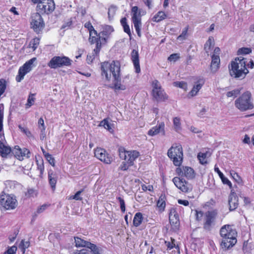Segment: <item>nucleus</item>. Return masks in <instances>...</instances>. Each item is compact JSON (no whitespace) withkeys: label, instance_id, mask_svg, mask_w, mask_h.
<instances>
[{"label":"nucleus","instance_id":"obj_1","mask_svg":"<svg viewBox=\"0 0 254 254\" xmlns=\"http://www.w3.org/2000/svg\"><path fill=\"white\" fill-rule=\"evenodd\" d=\"M101 75L105 86H110L112 81L116 90L126 89V86L120 82V64L118 61L101 63Z\"/></svg>","mask_w":254,"mask_h":254},{"label":"nucleus","instance_id":"obj_2","mask_svg":"<svg viewBox=\"0 0 254 254\" xmlns=\"http://www.w3.org/2000/svg\"><path fill=\"white\" fill-rule=\"evenodd\" d=\"M246 59L243 57L235 58L229 65L230 75L235 78L243 79L249 73V70L246 67Z\"/></svg>","mask_w":254,"mask_h":254},{"label":"nucleus","instance_id":"obj_3","mask_svg":"<svg viewBox=\"0 0 254 254\" xmlns=\"http://www.w3.org/2000/svg\"><path fill=\"white\" fill-rule=\"evenodd\" d=\"M220 234L222 237L221 246L226 250L232 247L237 242V232L233 229L232 226L225 225L220 229Z\"/></svg>","mask_w":254,"mask_h":254},{"label":"nucleus","instance_id":"obj_4","mask_svg":"<svg viewBox=\"0 0 254 254\" xmlns=\"http://www.w3.org/2000/svg\"><path fill=\"white\" fill-rule=\"evenodd\" d=\"M235 106L241 112L253 109L254 105L251 93L246 91L243 93L235 100Z\"/></svg>","mask_w":254,"mask_h":254},{"label":"nucleus","instance_id":"obj_5","mask_svg":"<svg viewBox=\"0 0 254 254\" xmlns=\"http://www.w3.org/2000/svg\"><path fill=\"white\" fill-rule=\"evenodd\" d=\"M168 157L172 160L176 166H180L183 161V153L182 145L174 144L168 151Z\"/></svg>","mask_w":254,"mask_h":254},{"label":"nucleus","instance_id":"obj_6","mask_svg":"<svg viewBox=\"0 0 254 254\" xmlns=\"http://www.w3.org/2000/svg\"><path fill=\"white\" fill-rule=\"evenodd\" d=\"M72 61L65 56H55L48 64L51 68H57L63 66H68L71 64Z\"/></svg>","mask_w":254,"mask_h":254},{"label":"nucleus","instance_id":"obj_7","mask_svg":"<svg viewBox=\"0 0 254 254\" xmlns=\"http://www.w3.org/2000/svg\"><path fill=\"white\" fill-rule=\"evenodd\" d=\"M132 14L131 20L137 34V35L140 37L141 27L142 25L140 10L137 6H134L131 10Z\"/></svg>","mask_w":254,"mask_h":254},{"label":"nucleus","instance_id":"obj_8","mask_svg":"<svg viewBox=\"0 0 254 254\" xmlns=\"http://www.w3.org/2000/svg\"><path fill=\"white\" fill-rule=\"evenodd\" d=\"M53 0H42L37 5L36 10L39 14H49L55 9Z\"/></svg>","mask_w":254,"mask_h":254},{"label":"nucleus","instance_id":"obj_9","mask_svg":"<svg viewBox=\"0 0 254 254\" xmlns=\"http://www.w3.org/2000/svg\"><path fill=\"white\" fill-rule=\"evenodd\" d=\"M152 96L157 101H164L168 96L164 92L158 81L155 80L152 82Z\"/></svg>","mask_w":254,"mask_h":254},{"label":"nucleus","instance_id":"obj_10","mask_svg":"<svg viewBox=\"0 0 254 254\" xmlns=\"http://www.w3.org/2000/svg\"><path fill=\"white\" fill-rule=\"evenodd\" d=\"M139 155V153L136 150L126 151L120 150L119 156L121 158L127 162L128 165H133V162Z\"/></svg>","mask_w":254,"mask_h":254},{"label":"nucleus","instance_id":"obj_11","mask_svg":"<svg viewBox=\"0 0 254 254\" xmlns=\"http://www.w3.org/2000/svg\"><path fill=\"white\" fill-rule=\"evenodd\" d=\"M36 60V58H32L19 68L18 74L16 77L17 82H20L24 78V76L32 70L33 63Z\"/></svg>","mask_w":254,"mask_h":254},{"label":"nucleus","instance_id":"obj_12","mask_svg":"<svg viewBox=\"0 0 254 254\" xmlns=\"http://www.w3.org/2000/svg\"><path fill=\"white\" fill-rule=\"evenodd\" d=\"M0 203L6 209H13L17 205L15 197L6 194L1 195Z\"/></svg>","mask_w":254,"mask_h":254},{"label":"nucleus","instance_id":"obj_13","mask_svg":"<svg viewBox=\"0 0 254 254\" xmlns=\"http://www.w3.org/2000/svg\"><path fill=\"white\" fill-rule=\"evenodd\" d=\"M31 25L34 30L38 33L43 29L45 23L40 14L36 12L32 14Z\"/></svg>","mask_w":254,"mask_h":254},{"label":"nucleus","instance_id":"obj_14","mask_svg":"<svg viewBox=\"0 0 254 254\" xmlns=\"http://www.w3.org/2000/svg\"><path fill=\"white\" fill-rule=\"evenodd\" d=\"M94 155L97 159L106 164H109L112 162V156L103 148H97L94 150Z\"/></svg>","mask_w":254,"mask_h":254},{"label":"nucleus","instance_id":"obj_15","mask_svg":"<svg viewBox=\"0 0 254 254\" xmlns=\"http://www.w3.org/2000/svg\"><path fill=\"white\" fill-rule=\"evenodd\" d=\"M173 182L176 187L184 192H188L192 190L191 185L184 179L175 177L173 179Z\"/></svg>","mask_w":254,"mask_h":254},{"label":"nucleus","instance_id":"obj_16","mask_svg":"<svg viewBox=\"0 0 254 254\" xmlns=\"http://www.w3.org/2000/svg\"><path fill=\"white\" fill-rule=\"evenodd\" d=\"M176 173L181 177H185L188 179H192L195 177V173L192 168L188 166H183L176 169Z\"/></svg>","mask_w":254,"mask_h":254},{"label":"nucleus","instance_id":"obj_17","mask_svg":"<svg viewBox=\"0 0 254 254\" xmlns=\"http://www.w3.org/2000/svg\"><path fill=\"white\" fill-rule=\"evenodd\" d=\"M216 215L217 212L215 211H209L205 213L203 225L204 229L210 230L212 225L214 224Z\"/></svg>","mask_w":254,"mask_h":254},{"label":"nucleus","instance_id":"obj_18","mask_svg":"<svg viewBox=\"0 0 254 254\" xmlns=\"http://www.w3.org/2000/svg\"><path fill=\"white\" fill-rule=\"evenodd\" d=\"M12 153L19 160H22L24 157H30V151L26 148H21L19 146H15L13 149Z\"/></svg>","mask_w":254,"mask_h":254},{"label":"nucleus","instance_id":"obj_19","mask_svg":"<svg viewBox=\"0 0 254 254\" xmlns=\"http://www.w3.org/2000/svg\"><path fill=\"white\" fill-rule=\"evenodd\" d=\"M228 203L229 205V209L230 211L235 210L238 206V197L236 193L233 191H231L228 197Z\"/></svg>","mask_w":254,"mask_h":254},{"label":"nucleus","instance_id":"obj_20","mask_svg":"<svg viewBox=\"0 0 254 254\" xmlns=\"http://www.w3.org/2000/svg\"><path fill=\"white\" fill-rule=\"evenodd\" d=\"M131 60L133 63L134 69L136 73H139L140 72V67L139 60V54L137 50H133L131 53Z\"/></svg>","mask_w":254,"mask_h":254},{"label":"nucleus","instance_id":"obj_21","mask_svg":"<svg viewBox=\"0 0 254 254\" xmlns=\"http://www.w3.org/2000/svg\"><path fill=\"white\" fill-rule=\"evenodd\" d=\"M169 221L171 225L177 227L179 225V217L176 209L171 208L169 213Z\"/></svg>","mask_w":254,"mask_h":254},{"label":"nucleus","instance_id":"obj_22","mask_svg":"<svg viewBox=\"0 0 254 254\" xmlns=\"http://www.w3.org/2000/svg\"><path fill=\"white\" fill-rule=\"evenodd\" d=\"M204 83V81L203 79H198L197 81L195 82L192 89L189 92V95L191 97L195 96L199 90L201 88Z\"/></svg>","mask_w":254,"mask_h":254},{"label":"nucleus","instance_id":"obj_23","mask_svg":"<svg viewBox=\"0 0 254 254\" xmlns=\"http://www.w3.org/2000/svg\"><path fill=\"white\" fill-rule=\"evenodd\" d=\"M220 60L219 55L213 54L211 56V63L210 69L213 73L215 72L219 68Z\"/></svg>","mask_w":254,"mask_h":254},{"label":"nucleus","instance_id":"obj_24","mask_svg":"<svg viewBox=\"0 0 254 254\" xmlns=\"http://www.w3.org/2000/svg\"><path fill=\"white\" fill-rule=\"evenodd\" d=\"M164 127L165 124L164 123L162 122L160 123L158 125L150 129L148 131V134L150 136H154L157 135L160 132H162L163 134H164Z\"/></svg>","mask_w":254,"mask_h":254},{"label":"nucleus","instance_id":"obj_25","mask_svg":"<svg viewBox=\"0 0 254 254\" xmlns=\"http://www.w3.org/2000/svg\"><path fill=\"white\" fill-rule=\"evenodd\" d=\"M58 176L57 173L52 169L48 171V180L53 190H55L57 182Z\"/></svg>","mask_w":254,"mask_h":254},{"label":"nucleus","instance_id":"obj_26","mask_svg":"<svg viewBox=\"0 0 254 254\" xmlns=\"http://www.w3.org/2000/svg\"><path fill=\"white\" fill-rule=\"evenodd\" d=\"M89 41L91 44L96 43V48L94 49L93 52L96 55H98L101 48V41L100 37H95L92 36L89 38Z\"/></svg>","mask_w":254,"mask_h":254},{"label":"nucleus","instance_id":"obj_27","mask_svg":"<svg viewBox=\"0 0 254 254\" xmlns=\"http://www.w3.org/2000/svg\"><path fill=\"white\" fill-rule=\"evenodd\" d=\"M99 126L104 127L111 133L114 131L113 125L109 122L107 119H105L102 121L99 124Z\"/></svg>","mask_w":254,"mask_h":254},{"label":"nucleus","instance_id":"obj_28","mask_svg":"<svg viewBox=\"0 0 254 254\" xmlns=\"http://www.w3.org/2000/svg\"><path fill=\"white\" fill-rule=\"evenodd\" d=\"M121 24L123 27L124 32L127 33L128 36L129 37V38L131 39V33L130 32L129 26L127 23V19L126 17L122 18L121 19Z\"/></svg>","mask_w":254,"mask_h":254},{"label":"nucleus","instance_id":"obj_29","mask_svg":"<svg viewBox=\"0 0 254 254\" xmlns=\"http://www.w3.org/2000/svg\"><path fill=\"white\" fill-rule=\"evenodd\" d=\"M214 46V40L212 37H209L204 44V49L207 55L212 50Z\"/></svg>","mask_w":254,"mask_h":254},{"label":"nucleus","instance_id":"obj_30","mask_svg":"<svg viewBox=\"0 0 254 254\" xmlns=\"http://www.w3.org/2000/svg\"><path fill=\"white\" fill-rule=\"evenodd\" d=\"M11 151L9 147L4 145L3 143H0V155L2 157H6Z\"/></svg>","mask_w":254,"mask_h":254},{"label":"nucleus","instance_id":"obj_31","mask_svg":"<svg viewBox=\"0 0 254 254\" xmlns=\"http://www.w3.org/2000/svg\"><path fill=\"white\" fill-rule=\"evenodd\" d=\"M167 17L166 13L162 11H158L152 18V20L156 22H159Z\"/></svg>","mask_w":254,"mask_h":254},{"label":"nucleus","instance_id":"obj_32","mask_svg":"<svg viewBox=\"0 0 254 254\" xmlns=\"http://www.w3.org/2000/svg\"><path fill=\"white\" fill-rule=\"evenodd\" d=\"M173 122L174 130L178 132H180L182 129L180 118L179 117L174 118Z\"/></svg>","mask_w":254,"mask_h":254},{"label":"nucleus","instance_id":"obj_33","mask_svg":"<svg viewBox=\"0 0 254 254\" xmlns=\"http://www.w3.org/2000/svg\"><path fill=\"white\" fill-rule=\"evenodd\" d=\"M143 220L142 214L140 212L136 213L133 218V224L135 227L139 226Z\"/></svg>","mask_w":254,"mask_h":254},{"label":"nucleus","instance_id":"obj_34","mask_svg":"<svg viewBox=\"0 0 254 254\" xmlns=\"http://www.w3.org/2000/svg\"><path fill=\"white\" fill-rule=\"evenodd\" d=\"M74 240L76 247H87V243H90L77 237H74Z\"/></svg>","mask_w":254,"mask_h":254},{"label":"nucleus","instance_id":"obj_35","mask_svg":"<svg viewBox=\"0 0 254 254\" xmlns=\"http://www.w3.org/2000/svg\"><path fill=\"white\" fill-rule=\"evenodd\" d=\"M87 247L90 250V254H100L98 247L91 243H87Z\"/></svg>","mask_w":254,"mask_h":254},{"label":"nucleus","instance_id":"obj_36","mask_svg":"<svg viewBox=\"0 0 254 254\" xmlns=\"http://www.w3.org/2000/svg\"><path fill=\"white\" fill-rule=\"evenodd\" d=\"M157 206L160 211H163L166 206L164 196H161L157 203Z\"/></svg>","mask_w":254,"mask_h":254},{"label":"nucleus","instance_id":"obj_37","mask_svg":"<svg viewBox=\"0 0 254 254\" xmlns=\"http://www.w3.org/2000/svg\"><path fill=\"white\" fill-rule=\"evenodd\" d=\"M29 241H25L24 240H22L18 246V247L21 250L23 254H24L26 249H27L29 247Z\"/></svg>","mask_w":254,"mask_h":254},{"label":"nucleus","instance_id":"obj_38","mask_svg":"<svg viewBox=\"0 0 254 254\" xmlns=\"http://www.w3.org/2000/svg\"><path fill=\"white\" fill-rule=\"evenodd\" d=\"M40 43V39L38 38H33L29 43V47L31 48L33 51H35Z\"/></svg>","mask_w":254,"mask_h":254},{"label":"nucleus","instance_id":"obj_39","mask_svg":"<svg viewBox=\"0 0 254 254\" xmlns=\"http://www.w3.org/2000/svg\"><path fill=\"white\" fill-rule=\"evenodd\" d=\"M84 27L86 28L89 31L90 33V37H92L93 36V34L94 35H97V31L94 30L92 24L90 22H87L85 23Z\"/></svg>","mask_w":254,"mask_h":254},{"label":"nucleus","instance_id":"obj_40","mask_svg":"<svg viewBox=\"0 0 254 254\" xmlns=\"http://www.w3.org/2000/svg\"><path fill=\"white\" fill-rule=\"evenodd\" d=\"M34 94H30L27 99V103L25 104V107L26 109L30 108L32 106L35 102V98H34Z\"/></svg>","mask_w":254,"mask_h":254},{"label":"nucleus","instance_id":"obj_41","mask_svg":"<svg viewBox=\"0 0 254 254\" xmlns=\"http://www.w3.org/2000/svg\"><path fill=\"white\" fill-rule=\"evenodd\" d=\"M207 153L200 152L197 155V158L201 164H205L207 163L206 160Z\"/></svg>","mask_w":254,"mask_h":254},{"label":"nucleus","instance_id":"obj_42","mask_svg":"<svg viewBox=\"0 0 254 254\" xmlns=\"http://www.w3.org/2000/svg\"><path fill=\"white\" fill-rule=\"evenodd\" d=\"M230 175L233 179L238 183L241 184L242 183V180L239 175L236 173L234 171L231 170L230 172Z\"/></svg>","mask_w":254,"mask_h":254},{"label":"nucleus","instance_id":"obj_43","mask_svg":"<svg viewBox=\"0 0 254 254\" xmlns=\"http://www.w3.org/2000/svg\"><path fill=\"white\" fill-rule=\"evenodd\" d=\"M3 105L0 104V132L2 130L3 128Z\"/></svg>","mask_w":254,"mask_h":254},{"label":"nucleus","instance_id":"obj_44","mask_svg":"<svg viewBox=\"0 0 254 254\" xmlns=\"http://www.w3.org/2000/svg\"><path fill=\"white\" fill-rule=\"evenodd\" d=\"M117 7L115 6H111L108 9V17L109 19H111L114 16L116 11Z\"/></svg>","mask_w":254,"mask_h":254},{"label":"nucleus","instance_id":"obj_45","mask_svg":"<svg viewBox=\"0 0 254 254\" xmlns=\"http://www.w3.org/2000/svg\"><path fill=\"white\" fill-rule=\"evenodd\" d=\"M18 128L20 129L21 131L24 133L28 137L31 138L33 137L31 131L27 128H24L21 125L18 126Z\"/></svg>","mask_w":254,"mask_h":254},{"label":"nucleus","instance_id":"obj_46","mask_svg":"<svg viewBox=\"0 0 254 254\" xmlns=\"http://www.w3.org/2000/svg\"><path fill=\"white\" fill-rule=\"evenodd\" d=\"M173 84L175 86L179 87L184 90H186L187 89V84L186 82L184 81L174 82Z\"/></svg>","mask_w":254,"mask_h":254},{"label":"nucleus","instance_id":"obj_47","mask_svg":"<svg viewBox=\"0 0 254 254\" xmlns=\"http://www.w3.org/2000/svg\"><path fill=\"white\" fill-rule=\"evenodd\" d=\"M6 89V81L4 79H0V97L4 92Z\"/></svg>","mask_w":254,"mask_h":254},{"label":"nucleus","instance_id":"obj_48","mask_svg":"<svg viewBox=\"0 0 254 254\" xmlns=\"http://www.w3.org/2000/svg\"><path fill=\"white\" fill-rule=\"evenodd\" d=\"M117 199L120 202V208L122 212L124 213L126 211V205L124 200L121 197H117Z\"/></svg>","mask_w":254,"mask_h":254},{"label":"nucleus","instance_id":"obj_49","mask_svg":"<svg viewBox=\"0 0 254 254\" xmlns=\"http://www.w3.org/2000/svg\"><path fill=\"white\" fill-rule=\"evenodd\" d=\"M17 247L14 245L8 247L7 250L4 253V254H15L17 251Z\"/></svg>","mask_w":254,"mask_h":254},{"label":"nucleus","instance_id":"obj_50","mask_svg":"<svg viewBox=\"0 0 254 254\" xmlns=\"http://www.w3.org/2000/svg\"><path fill=\"white\" fill-rule=\"evenodd\" d=\"M37 192L36 190L32 189H29L27 190V192L25 193V195L27 197H34L36 196Z\"/></svg>","mask_w":254,"mask_h":254},{"label":"nucleus","instance_id":"obj_51","mask_svg":"<svg viewBox=\"0 0 254 254\" xmlns=\"http://www.w3.org/2000/svg\"><path fill=\"white\" fill-rule=\"evenodd\" d=\"M45 158L52 166L54 167L55 166V160L52 155L50 154L47 155Z\"/></svg>","mask_w":254,"mask_h":254},{"label":"nucleus","instance_id":"obj_52","mask_svg":"<svg viewBox=\"0 0 254 254\" xmlns=\"http://www.w3.org/2000/svg\"><path fill=\"white\" fill-rule=\"evenodd\" d=\"M252 50L249 48H242L239 49L238 52L239 54H248L251 53Z\"/></svg>","mask_w":254,"mask_h":254},{"label":"nucleus","instance_id":"obj_53","mask_svg":"<svg viewBox=\"0 0 254 254\" xmlns=\"http://www.w3.org/2000/svg\"><path fill=\"white\" fill-rule=\"evenodd\" d=\"M188 30V27H186L184 29H183L181 34L178 37L177 39L179 40H183L185 39L187 34Z\"/></svg>","mask_w":254,"mask_h":254},{"label":"nucleus","instance_id":"obj_54","mask_svg":"<svg viewBox=\"0 0 254 254\" xmlns=\"http://www.w3.org/2000/svg\"><path fill=\"white\" fill-rule=\"evenodd\" d=\"M37 169L40 171V175H42L44 172V165L43 161H42V162L40 163L37 162Z\"/></svg>","mask_w":254,"mask_h":254},{"label":"nucleus","instance_id":"obj_55","mask_svg":"<svg viewBox=\"0 0 254 254\" xmlns=\"http://www.w3.org/2000/svg\"><path fill=\"white\" fill-rule=\"evenodd\" d=\"M83 191V190L78 191L74 195L70 197V199H74L77 200H81L82 198L80 196L81 193Z\"/></svg>","mask_w":254,"mask_h":254},{"label":"nucleus","instance_id":"obj_56","mask_svg":"<svg viewBox=\"0 0 254 254\" xmlns=\"http://www.w3.org/2000/svg\"><path fill=\"white\" fill-rule=\"evenodd\" d=\"M180 58V55L179 54H173L171 55L168 60L170 61L176 62Z\"/></svg>","mask_w":254,"mask_h":254},{"label":"nucleus","instance_id":"obj_57","mask_svg":"<svg viewBox=\"0 0 254 254\" xmlns=\"http://www.w3.org/2000/svg\"><path fill=\"white\" fill-rule=\"evenodd\" d=\"M97 55H96L95 53L93 52V53L91 55H88L87 56V63L88 64H90L92 63L93 60L95 59V57L97 56Z\"/></svg>","mask_w":254,"mask_h":254},{"label":"nucleus","instance_id":"obj_58","mask_svg":"<svg viewBox=\"0 0 254 254\" xmlns=\"http://www.w3.org/2000/svg\"><path fill=\"white\" fill-rule=\"evenodd\" d=\"M72 24V21L71 19H68L62 26V29H68L70 27Z\"/></svg>","mask_w":254,"mask_h":254},{"label":"nucleus","instance_id":"obj_59","mask_svg":"<svg viewBox=\"0 0 254 254\" xmlns=\"http://www.w3.org/2000/svg\"><path fill=\"white\" fill-rule=\"evenodd\" d=\"M221 181L222 182H223V183L224 184H226L228 186H229V187H230V188H231L232 187V183H231V182L227 178H226L224 176H223L222 178H221Z\"/></svg>","mask_w":254,"mask_h":254},{"label":"nucleus","instance_id":"obj_60","mask_svg":"<svg viewBox=\"0 0 254 254\" xmlns=\"http://www.w3.org/2000/svg\"><path fill=\"white\" fill-rule=\"evenodd\" d=\"M239 93V91L238 90H234L233 91L228 92L227 93V96L228 97L236 96Z\"/></svg>","mask_w":254,"mask_h":254},{"label":"nucleus","instance_id":"obj_61","mask_svg":"<svg viewBox=\"0 0 254 254\" xmlns=\"http://www.w3.org/2000/svg\"><path fill=\"white\" fill-rule=\"evenodd\" d=\"M38 124L39 127L41 128V132H43L45 130V127L44 126V122L42 118H40L38 121Z\"/></svg>","mask_w":254,"mask_h":254},{"label":"nucleus","instance_id":"obj_62","mask_svg":"<svg viewBox=\"0 0 254 254\" xmlns=\"http://www.w3.org/2000/svg\"><path fill=\"white\" fill-rule=\"evenodd\" d=\"M48 206V205L47 204L42 205V206H41L40 207L38 208L36 213L37 214H40V213H42L47 209Z\"/></svg>","mask_w":254,"mask_h":254},{"label":"nucleus","instance_id":"obj_63","mask_svg":"<svg viewBox=\"0 0 254 254\" xmlns=\"http://www.w3.org/2000/svg\"><path fill=\"white\" fill-rule=\"evenodd\" d=\"M131 165H128V164L127 163V162H123L122 164L120 165L119 169L122 171H126L128 169V167L130 166Z\"/></svg>","mask_w":254,"mask_h":254},{"label":"nucleus","instance_id":"obj_64","mask_svg":"<svg viewBox=\"0 0 254 254\" xmlns=\"http://www.w3.org/2000/svg\"><path fill=\"white\" fill-rule=\"evenodd\" d=\"M141 189L144 191L149 190L151 191L153 190V188L152 185L146 186L145 185H142L141 186Z\"/></svg>","mask_w":254,"mask_h":254}]
</instances>
